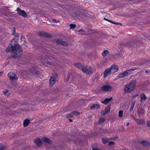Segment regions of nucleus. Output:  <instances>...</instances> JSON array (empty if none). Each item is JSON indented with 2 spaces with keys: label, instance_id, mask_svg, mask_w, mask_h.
<instances>
[{
  "label": "nucleus",
  "instance_id": "f257e3e1",
  "mask_svg": "<svg viewBox=\"0 0 150 150\" xmlns=\"http://www.w3.org/2000/svg\"><path fill=\"white\" fill-rule=\"evenodd\" d=\"M14 41L12 40L10 45L6 50L7 52L12 51V55L10 57L11 58L16 59L19 57L22 54V50L21 47L18 44H16L13 46Z\"/></svg>",
  "mask_w": 150,
  "mask_h": 150
},
{
  "label": "nucleus",
  "instance_id": "f03ea898",
  "mask_svg": "<svg viewBox=\"0 0 150 150\" xmlns=\"http://www.w3.org/2000/svg\"><path fill=\"white\" fill-rule=\"evenodd\" d=\"M136 83V81L133 80L126 84L124 89V92L125 93H130L133 91L135 88Z\"/></svg>",
  "mask_w": 150,
  "mask_h": 150
},
{
  "label": "nucleus",
  "instance_id": "7ed1b4c3",
  "mask_svg": "<svg viewBox=\"0 0 150 150\" xmlns=\"http://www.w3.org/2000/svg\"><path fill=\"white\" fill-rule=\"evenodd\" d=\"M135 69H132L125 71L123 73L120 74L118 76L119 78H122L125 76H127L131 74Z\"/></svg>",
  "mask_w": 150,
  "mask_h": 150
},
{
  "label": "nucleus",
  "instance_id": "20e7f679",
  "mask_svg": "<svg viewBox=\"0 0 150 150\" xmlns=\"http://www.w3.org/2000/svg\"><path fill=\"white\" fill-rule=\"evenodd\" d=\"M8 76L12 81L17 80L18 79L16 75L13 72H10L8 73Z\"/></svg>",
  "mask_w": 150,
  "mask_h": 150
},
{
  "label": "nucleus",
  "instance_id": "39448f33",
  "mask_svg": "<svg viewBox=\"0 0 150 150\" xmlns=\"http://www.w3.org/2000/svg\"><path fill=\"white\" fill-rule=\"evenodd\" d=\"M53 42L56 43L58 44H60L63 46H67L68 45V44L66 42L60 39H56L54 40H53Z\"/></svg>",
  "mask_w": 150,
  "mask_h": 150
},
{
  "label": "nucleus",
  "instance_id": "423d86ee",
  "mask_svg": "<svg viewBox=\"0 0 150 150\" xmlns=\"http://www.w3.org/2000/svg\"><path fill=\"white\" fill-rule=\"evenodd\" d=\"M83 72L89 75H91L93 73L92 69L90 67L85 68L84 67Z\"/></svg>",
  "mask_w": 150,
  "mask_h": 150
},
{
  "label": "nucleus",
  "instance_id": "0eeeda50",
  "mask_svg": "<svg viewBox=\"0 0 150 150\" xmlns=\"http://www.w3.org/2000/svg\"><path fill=\"white\" fill-rule=\"evenodd\" d=\"M113 88L111 86L105 85L101 87V90L103 91H109L113 90Z\"/></svg>",
  "mask_w": 150,
  "mask_h": 150
},
{
  "label": "nucleus",
  "instance_id": "6e6552de",
  "mask_svg": "<svg viewBox=\"0 0 150 150\" xmlns=\"http://www.w3.org/2000/svg\"><path fill=\"white\" fill-rule=\"evenodd\" d=\"M16 11L17 13L19 15L23 16V17H27V14L23 10H21L19 8H18Z\"/></svg>",
  "mask_w": 150,
  "mask_h": 150
},
{
  "label": "nucleus",
  "instance_id": "1a4fd4ad",
  "mask_svg": "<svg viewBox=\"0 0 150 150\" xmlns=\"http://www.w3.org/2000/svg\"><path fill=\"white\" fill-rule=\"evenodd\" d=\"M111 73L112 74L116 72L118 70V67L117 66L112 65L109 69Z\"/></svg>",
  "mask_w": 150,
  "mask_h": 150
},
{
  "label": "nucleus",
  "instance_id": "9d476101",
  "mask_svg": "<svg viewBox=\"0 0 150 150\" xmlns=\"http://www.w3.org/2000/svg\"><path fill=\"white\" fill-rule=\"evenodd\" d=\"M74 65L75 67L81 70L82 71L83 70L84 67V66L80 63L76 62L74 63Z\"/></svg>",
  "mask_w": 150,
  "mask_h": 150
},
{
  "label": "nucleus",
  "instance_id": "9b49d317",
  "mask_svg": "<svg viewBox=\"0 0 150 150\" xmlns=\"http://www.w3.org/2000/svg\"><path fill=\"white\" fill-rule=\"evenodd\" d=\"M56 81L54 76L51 77L50 79V86H52Z\"/></svg>",
  "mask_w": 150,
  "mask_h": 150
},
{
  "label": "nucleus",
  "instance_id": "f8f14e48",
  "mask_svg": "<svg viewBox=\"0 0 150 150\" xmlns=\"http://www.w3.org/2000/svg\"><path fill=\"white\" fill-rule=\"evenodd\" d=\"M145 110L142 108H139L137 110V112L139 117L143 116L145 113Z\"/></svg>",
  "mask_w": 150,
  "mask_h": 150
},
{
  "label": "nucleus",
  "instance_id": "ddd939ff",
  "mask_svg": "<svg viewBox=\"0 0 150 150\" xmlns=\"http://www.w3.org/2000/svg\"><path fill=\"white\" fill-rule=\"evenodd\" d=\"M134 119L136 121L137 123L140 125H144L145 124V121L144 119H137L134 118Z\"/></svg>",
  "mask_w": 150,
  "mask_h": 150
},
{
  "label": "nucleus",
  "instance_id": "4468645a",
  "mask_svg": "<svg viewBox=\"0 0 150 150\" xmlns=\"http://www.w3.org/2000/svg\"><path fill=\"white\" fill-rule=\"evenodd\" d=\"M111 73L109 69H106L104 72V76L105 77H107Z\"/></svg>",
  "mask_w": 150,
  "mask_h": 150
},
{
  "label": "nucleus",
  "instance_id": "2eb2a0df",
  "mask_svg": "<svg viewBox=\"0 0 150 150\" xmlns=\"http://www.w3.org/2000/svg\"><path fill=\"white\" fill-rule=\"evenodd\" d=\"M100 107V105L97 104H93L91 106V109L93 110L99 109Z\"/></svg>",
  "mask_w": 150,
  "mask_h": 150
},
{
  "label": "nucleus",
  "instance_id": "dca6fc26",
  "mask_svg": "<svg viewBox=\"0 0 150 150\" xmlns=\"http://www.w3.org/2000/svg\"><path fill=\"white\" fill-rule=\"evenodd\" d=\"M35 142L38 146H40L42 144V142L40 139H35Z\"/></svg>",
  "mask_w": 150,
  "mask_h": 150
},
{
  "label": "nucleus",
  "instance_id": "f3484780",
  "mask_svg": "<svg viewBox=\"0 0 150 150\" xmlns=\"http://www.w3.org/2000/svg\"><path fill=\"white\" fill-rule=\"evenodd\" d=\"M42 139L43 142L47 143L49 144H50L52 143L51 141L46 137H43Z\"/></svg>",
  "mask_w": 150,
  "mask_h": 150
},
{
  "label": "nucleus",
  "instance_id": "a211bd4d",
  "mask_svg": "<svg viewBox=\"0 0 150 150\" xmlns=\"http://www.w3.org/2000/svg\"><path fill=\"white\" fill-rule=\"evenodd\" d=\"M141 98V102L142 103L144 102L145 100L146 99V97L145 95L144 94H142L140 96Z\"/></svg>",
  "mask_w": 150,
  "mask_h": 150
},
{
  "label": "nucleus",
  "instance_id": "6ab92c4d",
  "mask_svg": "<svg viewBox=\"0 0 150 150\" xmlns=\"http://www.w3.org/2000/svg\"><path fill=\"white\" fill-rule=\"evenodd\" d=\"M10 93L11 92L8 90H5L3 92V94L7 97L8 96Z\"/></svg>",
  "mask_w": 150,
  "mask_h": 150
},
{
  "label": "nucleus",
  "instance_id": "aec40b11",
  "mask_svg": "<svg viewBox=\"0 0 150 150\" xmlns=\"http://www.w3.org/2000/svg\"><path fill=\"white\" fill-rule=\"evenodd\" d=\"M141 143L144 146L146 147L150 146V143L147 142L143 141L141 142Z\"/></svg>",
  "mask_w": 150,
  "mask_h": 150
},
{
  "label": "nucleus",
  "instance_id": "412c9836",
  "mask_svg": "<svg viewBox=\"0 0 150 150\" xmlns=\"http://www.w3.org/2000/svg\"><path fill=\"white\" fill-rule=\"evenodd\" d=\"M112 98L111 97L109 98L105 99L104 100L102 101V102L103 104H107L109 102H110L112 99Z\"/></svg>",
  "mask_w": 150,
  "mask_h": 150
},
{
  "label": "nucleus",
  "instance_id": "4be33fe9",
  "mask_svg": "<svg viewBox=\"0 0 150 150\" xmlns=\"http://www.w3.org/2000/svg\"><path fill=\"white\" fill-rule=\"evenodd\" d=\"M30 122V121L29 120L27 119L24 120L23 122V126L25 127H26L28 126Z\"/></svg>",
  "mask_w": 150,
  "mask_h": 150
},
{
  "label": "nucleus",
  "instance_id": "5701e85b",
  "mask_svg": "<svg viewBox=\"0 0 150 150\" xmlns=\"http://www.w3.org/2000/svg\"><path fill=\"white\" fill-rule=\"evenodd\" d=\"M103 142L104 144L108 143L109 141V139L107 138H103L102 139Z\"/></svg>",
  "mask_w": 150,
  "mask_h": 150
},
{
  "label": "nucleus",
  "instance_id": "b1692460",
  "mask_svg": "<svg viewBox=\"0 0 150 150\" xmlns=\"http://www.w3.org/2000/svg\"><path fill=\"white\" fill-rule=\"evenodd\" d=\"M13 32L12 33V35L16 37H18L19 36V34L18 33H15V30L14 28H13Z\"/></svg>",
  "mask_w": 150,
  "mask_h": 150
},
{
  "label": "nucleus",
  "instance_id": "393cba45",
  "mask_svg": "<svg viewBox=\"0 0 150 150\" xmlns=\"http://www.w3.org/2000/svg\"><path fill=\"white\" fill-rule=\"evenodd\" d=\"M105 119L104 118H100L99 119L98 123L99 124H101L103 123L105 121Z\"/></svg>",
  "mask_w": 150,
  "mask_h": 150
},
{
  "label": "nucleus",
  "instance_id": "a878e982",
  "mask_svg": "<svg viewBox=\"0 0 150 150\" xmlns=\"http://www.w3.org/2000/svg\"><path fill=\"white\" fill-rule=\"evenodd\" d=\"M109 53V52L108 50H105L102 53V55L103 57H105L106 56L107 54H108Z\"/></svg>",
  "mask_w": 150,
  "mask_h": 150
},
{
  "label": "nucleus",
  "instance_id": "bb28decb",
  "mask_svg": "<svg viewBox=\"0 0 150 150\" xmlns=\"http://www.w3.org/2000/svg\"><path fill=\"white\" fill-rule=\"evenodd\" d=\"M135 102H133L131 103V105L130 108L129 110V111L130 112L132 111L133 110V108H134V106L135 105Z\"/></svg>",
  "mask_w": 150,
  "mask_h": 150
},
{
  "label": "nucleus",
  "instance_id": "cd10ccee",
  "mask_svg": "<svg viewBox=\"0 0 150 150\" xmlns=\"http://www.w3.org/2000/svg\"><path fill=\"white\" fill-rule=\"evenodd\" d=\"M123 111L120 110L119 112V116L121 118L123 116Z\"/></svg>",
  "mask_w": 150,
  "mask_h": 150
},
{
  "label": "nucleus",
  "instance_id": "c85d7f7f",
  "mask_svg": "<svg viewBox=\"0 0 150 150\" xmlns=\"http://www.w3.org/2000/svg\"><path fill=\"white\" fill-rule=\"evenodd\" d=\"M41 35L43 37H48L49 36V34L46 33L41 34Z\"/></svg>",
  "mask_w": 150,
  "mask_h": 150
},
{
  "label": "nucleus",
  "instance_id": "c756f323",
  "mask_svg": "<svg viewBox=\"0 0 150 150\" xmlns=\"http://www.w3.org/2000/svg\"><path fill=\"white\" fill-rule=\"evenodd\" d=\"M74 115L73 112L71 113L70 114H68L67 115V117L68 118L71 117L73 116Z\"/></svg>",
  "mask_w": 150,
  "mask_h": 150
},
{
  "label": "nucleus",
  "instance_id": "7c9ffc66",
  "mask_svg": "<svg viewBox=\"0 0 150 150\" xmlns=\"http://www.w3.org/2000/svg\"><path fill=\"white\" fill-rule=\"evenodd\" d=\"M69 26L72 29H74L76 27V25H75L72 24H70Z\"/></svg>",
  "mask_w": 150,
  "mask_h": 150
},
{
  "label": "nucleus",
  "instance_id": "2f4dec72",
  "mask_svg": "<svg viewBox=\"0 0 150 150\" xmlns=\"http://www.w3.org/2000/svg\"><path fill=\"white\" fill-rule=\"evenodd\" d=\"M73 115H78L80 114V112L77 111H74L73 112Z\"/></svg>",
  "mask_w": 150,
  "mask_h": 150
},
{
  "label": "nucleus",
  "instance_id": "473e14b6",
  "mask_svg": "<svg viewBox=\"0 0 150 150\" xmlns=\"http://www.w3.org/2000/svg\"><path fill=\"white\" fill-rule=\"evenodd\" d=\"M115 144V143L114 142L111 141L109 142L108 145L109 146H111Z\"/></svg>",
  "mask_w": 150,
  "mask_h": 150
},
{
  "label": "nucleus",
  "instance_id": "72a5a7b5",
  "mask_svg": "<svg viewBox=\"0 0 150 150\" xmlns=\"http://www.w3.org/2000/svg\"><path fill=\"white\" fill-rule=\"evenodd\" d=\"M105 112L107 113L109 112L110 111V108H105Z\"/></svg>",
  "mask_w": 150,
  "mask_h": 150
},
{
  "label": "nucleus",
  "instance_id": "f704fd0d",
  "mask_svg": "<svg viewBox=\"0 0 150 150\" xmlns=\"http://www.w3.org/2000/svg\"><path fill=\"white\" fill-rule=\"evenodd\" d=\"M4 148V145L0 144V150H3Z\"/></svg>",
  "mask_w": 150,
  "mask_h": 150
},
{
  "label": "nucleus",
  "instance_id": "c9c22d12",
  "mask_svg": "<svg viewBox=\"0 0 150 150\" xmlns=\"http://www.w3.org/2000/svg\"><path fill=\"white\" fill-rule=\"evenodd\" d=\"M107 114V113L105 112V111H103L101 112V115H102L103 116Z\"/></svg>",
  "mask_w": 150,
  "mask_h": 150
},
{
  "label": "nucleus",
  "instance_id": "e433bc0d",
  "mask_svg": "<svg viewBox=\"0 0 150 150\" xmlns=\"http://www.w3.org/2000/svg\"><path fill=\"white\" fill-rule=\"evenodd\" d=\"M52 20L54 22H55L56 23H58L59 22V21L57 20L56 19H53Z\"/></svg>",
  "mask_w": 150,
  "mask_h": 150
},
{
  "label": "nucleus",
  "instance_id": "4c0bfd02",
  "mask_svg": "<svg viewBox=\"0 0 150 150\" xmlns=\"http://www.w3.org/2000/svg\"><path fill=\"white\" fill-rule=\"evenodd\" d=\"M147 126L149 127H150V121H148L147 122Z\"/></svg>",
  "mask_w": 150,
  "mask_h": 150
},
{
  "label": "nucleus",
  "instance_id": "58836bf2",
  "mask_svg": "<svg viewBox=\"0 0 150 150\" xmlns=\"http://www.w3.org/2000/svg\"><path fill=\"white\" fill-rule=\"evenodd\" d=\"M39 59H40V58H39ZM41 60H40V61H41V62H43H43H43V61H44V58H43V59L41 58Z\"/></svg>",
  "mask_w": 150,
  "mask_h": 150
},
{
  "label": "nucleus",
  "instance_id": "ea45409f",
  "mask_svg": "<svg viewBox=\"0 0 150 150\" xmlns=\"http://www.w3.org/2000/svg\"><path fill=\"white\" fill-rule=\"evenodd\" d=\"M47 63L49 64H52L51 62L47 61Z\"/></svg>",
  "mask_w": 150,
  "mask_h": 150
},
{
  "label": "nucleus",
  "instance_id": "a19ab883",
  "mask_svg": "<svg viewBox=\"0 0 150 150\" xmlns=\"http://www.w3.org/2000/svg\"><path fill=\"white\" fill-rule=\"evenodd\" d=\"M92 150H101L98 149L97 148H94Z\"/></svg>",
  "mask_w": 150,
  "mask_h": 150
},
{
  "label": "nucleus",
  "instance_id": "79ce46f5",
  "mask_svg": "<svg viewBox=\"0 0 150 150\" xmlns=\"http://www.w3.org/2000/svg\"><path fill=\"white\" fill-rule=\"evenodd\" d=\"M121 23L117 22H115V24H120Z\"/></svg>",
  "mask_w": 150,
  "mask_h": 150
},
{
  "label": "nucleus",
  "instance_id": "37998d69",
  "mask_svg": "<svg viewBox=\"0 0 150 150\" xmlns=\"http://www.w3.org/2000/svg\"><path fill=\"white\" fill-rule=\"evenodd\" d=\"M3 72H0V76L1 75L3 74Z\"/></svg>",
  "mask_w": 150,
  "mask_h": 150
},
{
  "label": "nucleus",
  "instance_id": "c03bdc74",
  "mask_svg": "<svg viewBox=\"0 0 150 150\" xmlns=\"http://www.w3.org/2000/svg\"><path fill=\"white\" fill-rule=\"evenodd\" d=\"M78 31H79V32H81V31L84 32V30L82 29H81V30H79Z\"/></svg>",
  "mask_w": 150,
  "mask_h": 150
},
{
  "label": "nucleus",
  "instance_id": "a18cd8bd",
  "mask_svg": "<svg viewBox=\"0 0 150 150\" xmlns=\"http://www.w3.org/2000/svg\"><path fill=\"white\" fill-rule=\"evenodd\" d=\"M115 22L114 21H111V23H113L114 24H115Z\"/></svg>",
  "mask_w": 150,
  "mask_h": 150
},
{
  "label": "nucleus",
  "instance_id": "49530a36",
  "mask_svg": "<svg viewBox=\"0 0 150 150\" xmlns=\"http://www.w3.org/2000/svg\"><path fill=\"white\" fill-rule=\"evenodd\" d=\"M69 120L70 122H72V120L71 119H69Z\"/></svg>",
  "mask_w": 150,
  "mask_h": 150
},
{
  "label": "nucleus",
  "instance_id": "de8ad7c7",
  "mask_svg": "<svg viewBox=\"0 0 150 150\" xmlns=\"http://www.w3.org/2000/svg\"><path fill=\"white\" fill-rule=\"evenodd\" d=\"M138 96V95L137 94H136L133 97V98H134V97L136 96Z\"/></svg>",
  "mask_w": 150,
  "mask_h": 150
},
{
  "label": "nucleus",
  "instance_id": "09e8293b",
  "mask_svg": "<svg viewBox=\"0 0 150 150\" xmlns=\"http://www.w3.org/2000/svg\"><path fill=\"white\" fill-rule=\"evenodd\" d=\"M129 125V122H128L127 123V124L126 125V126H127L128 125Z\"/></svg>",
  "mask_w": 150,
  "mask_h": 150
},
{
  "label": "nucleus",
  "instance_id": "8fccbe9b",
  "mask_svg": "<svg viewBox=\"0 0 150 150\" xmlns=\"http://www.w3.org/2000/svg\"><path fill=\"white\" fill-rule=\"evenodd\" d=\"M107 21H109V22H111V21H110V20H108V19H107Z\"/></svg>",
  "mask_w": 150,
  "mask_h": 150
},
{
  "label": "nucleus",
  "instance_id": "3c124183",
  "mask_svg": "<svg viewBox=\"0 0 150 150\" xmlns=\"http://www.w3.org/2000/svg\"><path fill=\"white\" fill-rule=\"evenodd\" d=\"M146 73H148V72H148V71H146Z\"/></svg>",
  "mask_w": 150,
  "mask_h": 150
},
{
  "label": "nucleus",
  "instance_id": "603ef678",
  "mask_svg": "<svg viewBox=\"0 0 150 150\" xmlns=\"http://www.w3.org/2000/svg\"><path fill=\"white\" fill-rule=\"evenodd\" d=\"M104 19L106 20L107 21V19H106V18H104Z\"/></svg>",
  "mask_w": 150,
  "mask_h": 150
},
{
  "label": "nucleus",
  "instance_id": "864d4df0",
  "mask_svg": "<svg viewBox=\"0 0 150 150\" xmlns=\"http://www.w3.org/2000/svg\"><path fill=\"white\" fill-rule=\"evenodd\" d=\"M112 37H113V38H115V36H114V37H113V36H112Z\"/></svg>",
  "mask_w": 150,
  "mask_h": 150
},
{
  "label": "nucleus",
  "instance_id": "5fc2aeb1",
  "mask_svg": "<svg viewBox=\"0 0 150 150\" xmlns=\"http://www.w3.org/2000/svg\"><path fill=\"white\" fill-rule=\"evenodd\" d=\"M32 73H33V74H34V73H35V72H33Z\"/></svg>",
  "mask_w": 150,
  "mask_h": 150
},
{
  "label": "nucleus",
  "instance_id": "6e6d98bb",
  "mask_svg": "<svg viewBox=\"0 0 150 150\" xmlns=\"http://www.w3.org/2000/svg\"><path fill=\"white\" fill-rule=\"evenodd\" d=\"M122 150H126L125 149H123Z\"/></svg>",
  "mask_w": 150,
  "mask_h": 150
},
{
  "label": "nucleus",
  "instance_id": "4d7b16f0",
  "mask_svg": "<svg viewBox=\"0 0 150 150\" xmlns=\"http://www.w3.org/2000/svg\"><path fill=\"white\" fill-rule=\"evenodd\" d=\"M21 40H22V38H21Z\"/></svg>",
  "mask_w": 150,
  "mask_h": 150
}]
</instances>
